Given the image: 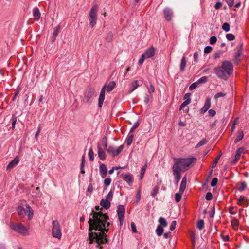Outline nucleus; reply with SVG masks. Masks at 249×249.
Returning a JSON list of instances; mask_svg holds the SVG:
<instances>
[{"label":"nucleus","mask_w":249,"mask_h":249,"mask_svg":"<svg viewBox=\"0 0 249 249\" xmlns=\"http://www.w3.org/2000/svg\"><path fill=\"white\" fill-rule=\"evenodd\" d=\"M108 219V216L101 212L92 211L89 220V232L87 242L89 245L95 243L96 248L102 249L101 244L107 241L105 232L108 231L107 227L110 224Z\"/></svg>","instance_id":"1"},{"label":"nucleus","mask_w":249,"mask_h":249,"mask_svg":"<svg viewBox=\"0 0 249 249\" xmlns=\"http://www.w3.org/2000/svg\"><path fill=\"white\" fill-rule=\"evenodd\" d=\"M215 73L217 76L224 80H227L233 71L232 64L229 61H224L221 67L214 68Z\"/></svg>","instance_id":"2"},{"label":"nucleus","mask_w":249,"mask_h":249,"mask_svg":"<svg viewBox=\"0 0 249 249\" xmlns=\"http://www.w3.org/2000/svg\"><path fill=\"white\" fill-rule=\"evenodd\" d=\"M195 160L194 158L177 159L175 160L173 169L176 167V169L179 172L185 171L188 169Z\"/></svg>","instance_id":"3"},{"label":"nucleus","mask_w":249,"mask_h":249,"mask_svg":"<svg viewBox=\"0 0 249 249\" xmlns=\"http://www.w3.org/2000/svg\"><path fill=\"white\" fill-rule=\"evenodd\" d=\"M17 212L20 217H24L26 215L29 220L33 218L34 211L32 208L26 203L22 206H19L17 208Z\"/></svg>","instance_id":"4"},{"label":"nucleus","mask_w":249,"mask_h":249,"mask_svg":"<svg viewBox=\"0 0 249 249\" xmlns=\"http://www.w3.org/2000/svg\"><path fill=\"white\" fill-rule=\"evenodd\" d=\"M115 83L114 81H111L107 86L106 84H105L103 87L102 88L100 94L99 95V99H98V106L99 107H101L104 101L105 100V91L106 90L107 92L111 91L115 87Z\"/></svg>","instance_id":"5"},{"label":"nucleus","mask_w":249,"mask_h":249,"mask_svg":"<svg viewBox=\"0 0 249 249\" xmlns=\"http://www.w3.org/2000/svg\"><path fill=\"white\" fill-rule=\"evenodd\" d=\"M10 227L16 232L22 235L27 236L29 234L28 229L21 223H11Z\"/></svg>","instance_id":"6"},{"label":"nucleus","mask_w":249,"mask_h":249,"mask_svg":"<svg viewBox=\"0 0 249 249\" xmlns=\"http://www.w3.org/2000/svg\"><path fill=\"white\" fill-rule=\"evenodd\" d=\"M52 234L53 237L60 239L62 237V230L60 225L57 220L52 222Z\"/></svg>","instance_id":"7"},{"label":"nucleus","mask_w":249,"mask_h":249,"mask_svg":"<svg viewBox=\"0 0 249 249\" xmlns=\"http://www.w3.org/2000/svg\"><path fill=\"white\" fill-rule=\"evenodd\" d=\"M98 9V7L96 5L93 6L90 11L89 19V25L91 27H93L96 24Z\"/></svg>","instance_id":"8"},{"label":"nucleus","mask_w":249,"mask_h":249,"mask_svg":"<svg viewBox=\"0 0 249 249\" xmlns=\"http://www.w3.org/2000/svg\"><path fill=\"white\" fill-rule=\"evenodd\" d=\"M124 148V145H121L118 148H116L113 146H109L108 148L107 149V152L111 155L112 156L115 157L117 156Z\"/></svg>","instance_id":"9"},{"label":"nucleus","mask_w":249,"mask_h":249,"mask_svg":"<svg viewBox=\"0 0 249 249\" xmlns=\"http://www.w3.org/2000/svg\"><path fill=\"white\" fill-rule=\"evenodd\" d=\"M95 93V89L93 88H90L89 89L85 92L84 96L82 99V102L83 103H87L88 102L90 99L92 97Z\"/></svg>","instance_id":"10"},{"label":"nucleus","mask_w":249,"mask_h":249,"mask_svg":"<svg viewBox=\"0 0 249 249\" xmlns=\"http://www.w3.org/2000/svg\"><path fill=\"white\" fill-rule=\"evenodd\" d=\"M125 212V208L123 205L118 206L117 208V214L121 225L123 223Z\"/></svg>","instance_id":"11"},{"label":"nucleus","mask_w":249,"mask_h":249,"mask_svg":"<svg viewBox=\"0 0 249 249\" xmlns=\"http://www.w3.org/2000/svg\"><path fill=\"white\" fill-rule=\"evenodd\" d=\"M211 106V98L208 97L205 101L203 107L200 109V112L201 114H204L210 108Z\"/></svg>","instance_id":"12"},{"label":"nucleus","mask_w":249,"mask_h":249,"mask_svg":"<svg viewBox=\"0 0 249 249\" xmlns=\"http://www.w3.org/2000/svg\"><path fill=\"white\" fill-rule=\"evenodd\" d=\"M163 13L165 19L170 21L172 19L173 17V12L172 10L169 8H166L163 10Z\"/></svg>","instance_id":"13"},{"label":"nucleus","mask_w":249,"mask_h":249,"mask_svg":"<svg viewBox=\"0 0 249 249\" xmlns=\"http://www.w3.org/2000/svg\"><path fill=\"white\" fill-rule=\"evenodd\" d=\"M147 59L151 58L155 54V49L153 47H150L142 54Z\"/></svg>","instance_id":"14"},{"label":"nucleus","mask_w":249,"mask_h":249,"mask_svg":"<svg viewBox=\"0 0 249 249\" xmlns=\"http://www.w3.org/2000/svg\"><path fill=\"white\" fill-rule=\"evenodd\" d=\"M99 173L102 178H105L107 176V170L105 164L102 163L100 165Z\"/></svg>","instance_id":"15"},{"label":"nucleus","mask_w":249,"mask_h":249,"mask_svg":"<svg viewBox=\"0 0 249 249\" xmlns=\"http://www.w3.org/2000/svg\"><path fill=\"white\" fill-rule=\"evenodd\" d=\"M123 179L129 185H132L134 180L132 175L130 174L123 175Z\"/></svg>","instance_id":"16"},{"label":"nucleus","mask_w":249,"mask_h":249,"mask_svg":"<svg viewBox=\"0 0 249 249\" xmlns=\"http://www.w3.org/2000/svg\"><path fill=\"white\" fill-rule=\"evenodd\" d=\"M173 175L175 177V183L178 184L181 178V172L176 169V167L175 169H173Z\"/></svg>","instance_id":"17"},{"label":"nucleus","mask_w":249,"mask_h":249,"mask_svg":"<svg viewBox=\"0 0 249 249\" xmlns=\"http://www.w3.org/2000/svg\"><path fill=\"white\" fill-rule=\"evenodd\" d=\"M19 160L18 157H16L8 165L7 169H11L16 166L19 163Z\"/></svg>","instance_id":"18"},{"label":"nucleus","mask_w":249,"mask_h":249,"mask_svg":"<svg viewBox=\"0 0 249 249\" xmlns=\"http://www.w3.org/2000/svg\"><path fill=\"white\" fill-rule=\"evenodd\" d=\"M244 152V149L242 148H240L238 149L236 153V155L235 156L234 159L232 161V163H236L238 160L239 159L240 157H241V155L242 153Z\"/></svg>","instance_id":"19"},{"label":"nucleus","mask_w":249,"mask_h":249,"mask_svg":"<svg viewBox=\"0 0 249 249\" xmlns=\"http://www.w3.org/2000/svg\"><path fill=\"white\" fill-rule=\"evenodd\" d=\"M100 205L105 209H108L110 206V201L107 199H102Z\"/></svg>","instance_id":"20"},{"label":"nucleus","mask_w":249,"mask_h":249,"mask_svg":"<svg viewBox=\"0 0 249 249\" xmlns=\"http://www.w3.org/2000/svg\"><path fill=\"white\" fill-rule=\"evenodd\" d=\"M98 154L99 158L102 160H104L106 159V154L104 150L100 147H98Z\"/></svg>","instance_id":"21"},{"label":"nucleus","mask_w":249,"mask_h":249,"mask_svg":"<svg viewBox=\"0 0 249 249\" xmlns=\"http://www.w3.org/2000/svg\"><path fill=\"white\" fill-rule=\"evenodd\" d=\"M33 16L36 20L39 19L40 17V13L37 8H35L33 10Z\"/></svg>","instance_id":"22"},{"label":"nucleus","mask_w":249,"mask_h":249,"mask_svg":"<svg viewBox=\"0 0 249 249\" xmlns=\"http://www.w3.org/2000/svg\"><path fill=\"white\" fill-rule=\"evenodd\" d=\"M243 132L242 130L238 131L237 137L234 141V142L235 143H237L238 142H239L240 140H241L243 139Z\"/></svg>","instance_id":"23"},{"label":"nucleus","mask_w":249,"mask_h":249,"mask_svg":"<svg viewBox=\"0 0 249 249\" xmlns=\"http://www.w3.org/2000/svg\"><path fill=\"white\" fill-rule=\"evenodd\" d=\"M156 231L157 235L160 236L163 234L164 229L161 225H159L156 229Z\"/></svg>","instance_id":"24"},{"label":"nucleus","mask_w":249,"mask_h":249,"mask_svg":"<svg viewBox=\"0 0 249 249\" xmlns=\"http://www.w3.org/2000/svg\"><path fill=\"white\" fill-rule=\"evenodd\" d=\"M186 65V60L184 57H183L181 60L180 69L181 71H183Z\"/></svg>","instance_id":"25"},{"label":"nucleus","mask_w":249,"mask_h":249,"mask_svg":"<svg viewBox=\"0 0 249 249\" xmlns=\"http://www.w3.org/2000/svg\"><path fill=\"white\" fill-rule=\"evenodd\" d=\"M139 86L138 81L137 80H135L133 81L131 84V89L130 92L133 91L135 90L137 87Z\"/></svg>","instance_id":"26"},{"label":"nucleus","mask_w":249,"mask_h":249,"mask_svg":"<svg viewBox=\"0 0 249 249\" xmlns=\"http://www.w3.org/2000/svg\"><path fill=\"white\" fill-rule=\"evenodd\" d=\"M59 29H60V27H59V26L56 27L54 29V30H53V36H52V38L53 39V41H54L55 39L56 36L58 35V33H59Z\"/></svg>","instance_id":"27"},{"label":"nucleus","mask_w":249,"mask_h":249,"mask_svg":"<svg viewBox=\"0 0 249 249\" xmlns=\"http://www.w3.org/2000/svg\"><path fill=\"white\" fill-rule=\"evenodd\" d=\"M133 135L129 133L126 140V143L128 146H130L131 144L133 141Z\"/></svg>","instance_id":"28"},{"label":"nucleus","mask_w":249,"mask_h":249,"mask_svg":"<svg viewBox=\"0 0 249 249\" xmlns=\"http://www.w3.org/2000/svg\"><path fill=\"white\" fill-rule=\"evenodd\" d=\"M247 202V200L245 199L244 197L241 196L238 199V202L237 204L240 205H243L245 204H246Z\"/></svg>","instance_id":"29"},{"label":"nucleus","mask_w":249,"mask_h":249,"mask_svg":"<svg viewBox=\"0 0 249 249\" xmlns=\"http://www.w3.org/2000/svg\"><path fill=\"white\" fill-rule=\"evenodd\" d=\"M191 102V99H187V100H185V101H184L182 104L180 106V110L182 109L185 106L188 105L189 104H190Z\"/></svg>","instance_id":"30"},{"label":"nucleus","mask_w":249,"mask_h":249,"mask_svg":"<svg viewBox=\"0 0 249 249\" xmlns=\"http://www.w3.org/2000/svg\"><path fill=\"white\" fill-rule=\"evenodd\" d=\"M159 222L163 227H166L167 226V222L164 218H160L159 219Z\"/></svg>","instance_id":"31"},{"label":"nucleus","mask_w":249,"mask_h":249,"mask_svg":"<svg viewBox=\"0 0 249 249\" xmlns=\"http://www.w3.org/2000/svg\"><path fill=\"white\" fill-rule=\"evenodd\" d=\"M204 222L203 220H200L197 223V228L201 230L204 228Z\"/></svg>","instance_id":"32"},{"label":"nucleus","mask_w":249,"mask_h":249,"mask_svg":"<svg viewBox=\"0 0 249 249\" xmlns=\"http://www.w3.org/2000/svg\"><path fill=\"white\" fill-rule=\"evenodd\" d=\"M93 155H94V153H93V151L92 148H90L89 149V151L88 152V157L90 161H92L94 160Z\"/></svg>","instance_id":"33"},{"label":"nucleus","mask_w":249,"mask_h":249,"mask_svg":"<svg viewBox=\"0 0 249 249\" xmlns=\"http://www.w3.org/2000/svg\"><path fill=\"white\" fill-rule=\"evenodd\" d=\"M208 141L206 139H203L201 140L196 145V147L198 148L199 147H200L207 143Z\"/></svg>","instance_id":"34"},{"label":"nucleus","mask_w":249,"mask_h":249,"mask_svg":"<svg viewBox=\"0 0 249 249\" xmlns=\"http://www.w3.org/2000/svg\"><path fill=\"white\" fill-rule=\"evenodd\" d=\"M222 28L225 32H229L230 29L229 24L228 23H224L222 26Z\"/></svg>","instance_id":"35"},{"label":"nucleus","mask_w":249,"mask_h":249,"mask_svg":"<svg viewBox=\"0 0 249 249\" xmlns=\"http://www.w3.org/2000/svg\"><path fill=\"white\" fill-rule=\"evenodd\" d=\"M183 193H181L180 192L179 193H177L175 194V200L177 202H178L180 201L182 197V194Z\"/></svg>","instance_id":"36"},{"label":"nucleus","mask_w":249,"mask_h":249,"mask_svg":"<svg viewBox=\"0 0 249 249\" xmlns=\"http://www.w3.org/2000/svg\"><path fill=\"white\" fill-rule=\"evenodd\" d=\"M111 182V179L110 178H106L104 180V184L106 187H107L110 184Z\"/></svg>","instance_id":"37"},{"label":"nucleus","mask_w":249,"mask_h":249,"mask_svg":"<svg viewBox=\"0 0 249 249\" xmlns=\"http://www.w3.org/2000/svg\"><path fill=\"white\" fill-rule=\"evenodd\" d=\"M208 78L206 76H202L200 79H199L196 82L197 83L201 84L207 82Z\"/></svg>","instance_id":"38"},{"label":"nucleus","mask_w":249,"mask_h":249,"mask_svg":"<svg viewBox=\"0 0 249 249\" xmlns=\"http://www.w3.org/2000/svg\"><path fill=\"white\" fill-rule=\"evenodd\" d=\"M241 54H242V53H241V51L240 50H238L235 56V59L236 62H239L240 61L239 58H240Z\"/></svg>","instance_id":"39"},{"label":"nucleus","mask_w":249,"mask_h":249,"mask_svg":"<svg viewBox=\"0 0 249 249\" xmlns=\"http://www.w3.org/2000/svg\"><path fill=\"white\" fill-rule=\"evenodd\" d=\"M186 183L181 182L180 188H179V192L181 193H183L185 188H186Z\"/></svg>","instance_id":"40"},{"label":"nucleus","mask_w":249,"mask_h":249,"mask_svg":"<svg viewBox=\"0 0 249 249\" xmlns=\"http://www.w3.org/2000/svg\"><path fill=\"white\" fill-rule=\"evenodd\" d=\"M226 38L229 41H232L234 39V36L232 34H228L226 35Z\"/></svg>","instance_id":"41"},{"label":"nucleus","mask_w":249,"mask_h":249,"mask_svg":"<svg viewBox=\"0 0 249 249\" xmlns=\"http://www.w3.org/2000/svg\"><path fill=\"white\" fill-rule=\"evenodd\" d=\"M198 84L197 83V82H196L195 83H193V84H192L190 87H189V89L190 90H193V89H196L197 86H198Z\"/></svg>","instance_id":"42"},{"label":"nucleus","mask_w":249,"mask_h":249,"mask_svg":"<svg viewBox=\"0 0 249 249\" xmlns=\"http://www.w3.org/2000/svg\"><path fill=\"white\" fill-rule=\"evenodd\" d=\"M112 198H113V192L111 191H110L108 193V194L107 196L106 199L108 200V201H110L112 200Z\"/></svg>","instance_id":"43"},{"label":"nucleus","mask_w":249,"mask_h":249,"mask_svg":"<svg viewBox=\"0 0 249 249\" xmlns=\"http://www.w3.org/2000/svg\"><path fill=\"white\" fill-rule=\"evenodd\" d=\"M225 96V94H224L222 92H219V93H216L214 95V99L217 100L218 98L224 97Z\"/></svg>","instance_id":"44"},{"label":"nucleus","mask_w":249,"mask_h":249,"mask_svg":"<svg viewBox=\"0 0 249 249\" xmlns=\"http://www.w3.org/2000/svg\"><path fill=\"white\" fill-rule=\"evenodd\" d=\"M217 182L218 179L216 178H214L211 182V186L212 187H214L217 184Z\"/></svg>","instance_id":"45"},{"label":"nucleus","mask_w":249,"mask_h":249,"mask_svg":"<svg viewBox=\"0 0 249 249\" xmlns=\"http://www.w3.org/2000/svg\"><path fill=\"white\" fill-rule=\"evenodd\" d=\"M216 41L217 38L214 36L211 37L210 39V43L211 44H214L216 42Z\"/></svg>","instance_id":"46"},{"label":"nucleus","mask_w":249,"mask_h":249,"mask_svg":"<svg viewBox=\"0 0 249 249\" xmlns=\"http://www.w3.org/2000/svg\"><path fill=\"white\" fill-rule=\"evenodd\" d=\"M212 50V47L210 46H207L204 48V53H210Z\"/></svg>","instance_id":"47"},{"label":"nucleus","mask_w":249,"mask_h":249,"mask_svg":"<svg viewBox=\"0 0 249 249\" xmlns=\"http://www.w3.org/2000/svg\"><path fill=\"white\" fill-rule=\"evenodd\" d=\"M146 165H145L144 167H143L141 169V175H140L141 179H142L144 176V173L145 172V170H146Z\"/></svg>","instance_id":"48"},{"label":"nucleus","mask_w":249,"mask_h":249,"mask_svg":"<svg viewBox=\"0 0 249 249\" xmlns=\"http://www.w3.org/2000/svg\"><path fill=\"white\" fill-rule=\"evenodd\" d=\"M140 199H141V193H140V191L139 190L137 192V193L136 196V202L137 203L139 202L140 201Z\"/></svg>","instance_id":"49"},{"label":"nucleus","mask_w":249,"mask_h":249,"mask_svg":"<svg viewBox=\"0 0 249 249\" xmlns=\"http://www.w3.org/2000/svg\"><path fill=\"white\" fill-rule=\"evenodd\" d=\"M206 199L207 200H210L213 198V195L211 193L208 192L206 195Z\"/></svg>","instance_id":"50"},{"label":"nucleus","mask_w":249,"mask_h":249,"mask_svg":"<svg viewBox=\"0 0 249 249\" xmlns=\"http://www.w3.org/2000/svg\"><path fill=\"white\" fill-rule=\"evenodd\" d=\"M176 221H173L171 223L170 226V230L171 231L174 230L176 228Z\"/></svg>","instance_id":"51"},{"label":"nucleus","mask_w":249,"mask_h":249,"mask_svg":"<svg viewBox=\"0 0 249 249\" xmlns=\"http://www.w3.org/2000/svg\"><path fill=\"white\" fill-rule=\"evenodd\" d=\"M146 59H147L146 58H145V56H144L143 54H142L141 58L140 59V60L138 61V64L140 65H142L143 63L144 60Z\"/></svg>","instance_id":"52"},{"label":"nucleus","mask_w":249,"mask_h":249,"mask_svg":"<svg viewBox=\"0 0 249 249\" xmlns=\"http://www.w3.org/2000/svg\"><path fill=\"white\" fill-rule=\"evenodd\" d=\"M139 125V122L138 121L136 122L133 126L131 127L130 129V132L133 131L134 129H135Z\"/></svg>","instance_id":"53"},{"label":"nucleus","mask_w":249,"mask_h":249,"mask_svg":"<svg viewBox=\"0 0 249 249\" xmlns=\"http://www.w3.org/2000/svg\"><path fill=\"white\" fill-rule=\"evenodd\" d=\"M149 93L154 92L155 91V88L152 85H150L149 87H147Z\"/></svg>","instance_id":"54"},{"label":"nucleus","mask_w":249,"mask_h":249,"mask_svg":"<svg viewBox=\"0 0 249 249\" xmlns=\"http://www.w3.org/2000/svg\"><path fill=\"white\" fill-rule=\"evenodd\" d=\"M158 187H155L153 189V191L151 192V196H153V197L155 196L156 195V194H157V193L158 192Z\"/></svg>","instance_id":"55"},{"label":"nucleus","mask_w":249,"mask_h":249,"mask_svg":"<svg viewBox=\"0 0 249 249\" xmlns=\"http://www.w3.org/2000/svg\"><path fill=\"white\" fill-rule=\"evenodd\" d=\"M246 184L245 182H242L240 187L239 188V191L242 192L243 191V190L246 188Z\"/></svg>","instance_id":"56"},{"label":"nucleus","mask_w":249,"mask_h":249,"mask_svg":"<svg viewBox=\"0 0 249 249\" xmlns=\"http://www.w3.org/2000/svg\"><path fill=\"white\" fill-rule=\"evenodd\" d=\"M40 131H41V127L39 126L38 127L37 131L36 132V133L35 134V139L36 141H37V140H38V135H39Z\"/></svg>","instance_id":"57"},{"label":"nucleus","mask_w":249,"mask_h":249,"mask_svg":"<svg viewBox=\"0 0 249 249\" xmlns=\"http://www.w3.org/2000/svg\"><path fill=\"white\" fill-rule=\"evenodd\" d=\"M131 227L133 232H134V233L136 232L137 229H136V225L134 223L132 222L131 223Z\"/></svg>","instance_id":"58"},{"label":"nucleus","mask_w":249,"mask_h":249,"mask_svg":"<svg viewBox=\"0 0 249 249\" xmlns=\"http://www.w3.org/2000/svg\"><path fill=\"white\" fill-rule=\"evenodd\" d=\"M226 2L230 7H231L233 5L234 0H226Z\"/></svg>","instance_id":"59"},{"label":"nucleus","mask_w":249,"mask_h":249,"mask_svg":"<svg viewBox=\"0 0 249 249\" xmlns=\"http://www.w3.org/2000/svg\"><path fill=\"white\" fill-rule=\"evenodd\" d=\"M208 112L209 115L212 117L214 116L216 114L215 111L213 109H210Z\"/></svg>","instance_id":"60"},{"label":"nucleus","mask_w":249,"mask_h":249,"mask_svg":"<svg viewBox=\"0 0 249 249\" xmlns=\"http://www.w3.org/2000/svg\"><path fill=\"white\" fill-rule=\"evenodd\" d=\"M93 191V186L91 184H89L87 188V191L91 193Z\"/></svg>","instance_id":"61"},{"label":"nucleus","mask_w":249,"mask_h":249,"mask_svg":"<svg viewBox=\"0 0 249 249\" xmlns=\"http://www.w3.org/2000/svg\"><path fill=\"white\" fill-rule=\"evenodd\" d=\"M198 58V53L197 52L195 53L194 54V61L195 62H197Z\"/></svg>","instance_id":"62"},{"label":"nucleus","mask_w":249,"mask_h":249,"mask_svg":"<svg viewBox=\"0 0 249 249\" xmlns=\"http://www.w3.org/2000/svg\"><path fill=\"white\" fill-rule=\"evenodd\" d=\"M221 3L220 2H218L215 4L214 7L216 9H218L221 7Z\"/></svg>","instance_id":"63"},{"label":"nucleus","mask_w":249,"mask_h":249,"mask_svg":"<svg viewBox=\"0 0 249 249\" xmlns=\"http://www.w3.org/2000/svg\"><path fill=\"white\" fill-rule=\"evenodd\" d=\"M233 207H230V208H229V213H230L231 214L234 215V214H235L236 213L234 211H233Z\"/></svg>","instance_id":"64"}]
</instances>
